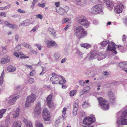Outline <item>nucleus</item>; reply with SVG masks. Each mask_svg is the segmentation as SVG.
Returning a JSON list of instances; mask_svg holds the SVG:
<instances>
[{"label": "nucleus", "mask_w": 127, "mask_h": 127, "mask_svg": "<svg viewBox=\"0 0 127 127\" xmlns=\"http://www.w3.org/2000/svg\"><path fill=\"white\" fill-rule=\"evenodd\" d=\"M72 22L71 19L68 18H66L63 19L62 20V23L63 24H64L67 23L69 24H71Z\"/></svg>", "instance_id": "nucleus-30"}, {"label": "nucleus", "mask_w": 127, "mask_h": 127, "mask_svg": "<svg viewBox=\"0 0 127 127\" xmlns=\"http://www.w3.org/2000/svg\"><path fill=\"white\" fill-rule=\"evenodd\" d=\"M6 110V109H2L0 110V118H2Z\"/></svg>", "instance_id": "nucleus-38"}, {"label": "nucleus", "mask_w": 127, "mask_h": 127, "mask_svg": "<svg viewBox=\"0 0 127 127\" xmlns=\"http://www.w3.org/2000/svg\"><path fill=\"white\" fill-rule=\"evenodd\" d=\"M11 5L10 4H9L7 6H5L4 8V9H9L11 7Z\"/></svg>", "instance_id": "nucleus-60"}, {"label": "nucleus", "mask_w": 127, "mask_h": 127, "mask_svg": "<svg viewBox=\"0 0 127 127\" xmlns=\"http://www.w3.org/2000/svg\"><path fill=\"white\" fill-rule=\"evenodd\" d=\"M104 8L103 6L100 4L95 5L92 7L91 12L93 14H103Z\"/></svg>", "instance_id": "nucleus-2"}, {"label": "nucleus", "mask_w": 127, "mask_h": 127, "mask_svg": "<svg viewBox=\"0 0 127 127\" xmlns=\"http://www.w3.org/2000/svg\"><path fill=\"white\" fill-rule=\"evenodd\" d=\"M48 31L50 32L54 36L56 35L55 32L53 29L51 28H49L48 29Z\"/></svg>", "instance_id": "nucleus-39"}, {"label": "nucleus", "mask_w": 127, "mask_h": 127, "mask_svg": "<svg viewBox=\"0 0 127 127\" xmlns=\"http://www.w3.org/2000/svg\"><path fill=\"white\" fill-rule=\"evenodd\" d=\"M36 99L35 95L33 94H32L27 98L26 101L25 106L28 107L31 105V104L33 103Z\"/></svg>", "instance_id": "nucleus-6"}, {"label": "nucleus", "mask_w": 127, "mask_h": 127, "mask_svg": "<svg viewBox=\"0 0 127 127\" xmlns=\"http://www.w3.org/2000/svg\"><path fill=\"white\" fill-rule=\"evenodd\" d=\"M21 49V45L19 44L16 47L15 49L16 51H18Z\"/></svg>", "instance_id": "nucleus-48"}, {"label": "nucleus", "mask_w": 127, "mask_h": 127, "mask_svg": "<svg viewBox=\"0 0 127 127\" xmlns=\"http://www.w3.org/2000/svg\"><path fill=\"white\" fill-rule=\"evenodd\" d=\"M35 73V71L34 70H32L30 73V75L31 76H33Z\"/></svg>", "instance_id": "nucleus-50"}, {"label": "nucleus", "mask_w": 127, "mask_h": 127, "mask_svg": "<svg viewBox=\"0 0 127 127\" xmlns=\"http://www.w3.org/2000/svg\"><path fill=\"white\" fill-rule=\"evenodd\" d=\"M124 21L125 22V25L127 27V18L124 19Z\"/></svg>", "instance_id": "nucleus-63"}, {"label": "nucleus", "mask_w": 127, "mask_h": 127, "mask_svg": "<svg viewBox=\"0 0 127 127\" xmlns=\"http://www.w3.org/2000/svg\"><path fill=\"white\" fill-rule=\"evenodd\" d=\"M66 60H67L66 58H65L64 59H63L61 61V62L62 63H64L66 61Z\"/></svg>", "instance_id": "nucleus-58"}, {"label": "nucleus", "mask_w": 127, "mask_h": 127, "mask_svg": "<svg viewBox=\"0 0 127 127\" xmlns=\"http://www.w3.org/2000/svg\"><path fill=\"white\" fill-rule=\"evenodd\" d=\"M127 37L126 35H123L122 38V41L124 42H126V39L127 38Z\"/></svg>", "instance_id": "nucleus-51"}, {"label": "nucleus", "mask_w": 127, "mask_h": 127, "mask_svg": "<svg viewBox=\"0 0 127 127\" xmlns=\"http://www.w3.org/2000/svg\"><path fill=\"white\" fill-rule=\"evenodd\" d=\"M61 55L59 54L55 53L54 55V59L57 61H59L60 59Z\"/></svg>", "instance_id": "nucleus-33"}, {"label": "nucleus", "mask_w": 127, "mask_h": 127, "mask_svg": "<svg viewBox=\"0 0 127 127\" xmlns=\"http://www.w3.org/2000/svg\"><path fill=\"white\" fill-rule=\"evenodd\" d=\"M9 97H10V99L9 100V103L10 105H12L14 104L15 103L17 99L19 97L18 96H16L13 98H12V96H10Z\"/></svg>", "instance_id": "nucleus-19"}, {"label": "nucleus", "mask_w": 127, "mask_h": 127, "mask_svg": "<svg viewBox=\"0 0 127 127\" xmlns=\"http://www.w3.org/2000/svg\"><path fill=\"white\" fill-rule=\"evenodd\" d=\"M64 54L65 55L67 56L68 54V52L67 50H65L64 51Z\"/></svg>", "instance_id": "nucleus-64"}, {"label": "nucleus", "mask_w": 127, "mask_h": 127, "mask_svg": "<svg viewBox=\"0 0 127 127\" xmlns=\"http://www.w3.org/2000/svg\"><path fill=\"white\" fill-rule=\"evenodd\" d=\"M97 57L98 54L95 53V52L93 51L91 52L89 59H95L97 58Z\"/></svg>", "instance_id": "nucleus-29"}, {"label": "nucleus", "mask_w": 127, "mask_h": 127, "mask_svg": "<svg viewBox=\"0 0 127 127\" xmlns=\"http://www.w3.org/2000/svg\"><path fill=\"white\" fill-rule=\"evenodd\" d=\"M80 84L82 86H84L85 85V82L84 80H80L79 81Z\"/></svg>", "instance_id": "nucleus-46"}, {"label": "nucleus", "mask_w": 127, "mask_h": 127, "mask_svg": "<svg viewBox=\"0 0 127 127\" xmlns=\"http://www.w3.org/2000/svg\"><path fill=\"white\" fill-rule=\"evenodd\" d=\"M36 45L37 47V48L38 49L40 50L41 49V45L39 44H36Z\"/></svg>", "instance_id": "nucleus-56"}, {"label": "nucleus", "mask_w": 127, "mask_h": 127, "mask_svg": "<svg viewBox=\"0 0 127 127\" xmlns=\"http://www.w3.org/2000/svg\"><path fill=\"white\" fill-rule=\"evenodd\" d=\"M57 12L59 14L61 15H63L64 13V10L63 8H60L59 9L57 10Z\"/></svg>", "instance_id": "nucleus-34"}, {"label": "nucleus", "mask_w": 127, "mask_h": 127, "mask_svg": "<svg viewBox=\"0 0 127 127\" xmlns=\"http://www.w3.org/2000/svg\"><path fill=\"white\" fill-rule=\"evenodd\" d=\"M41 107L40 103L39 102L36 104V106L35 107L33 112L35 116L37 117L41 113Z\"/></svg>", "instance_id": "nucleus-11"}, {"label": "nucleus", "mask_w": 127, "mask_h": 127, "mask_svg": "<svg viewBox=\"0 0 127 127\" xmlns=\"http://www.w3.org/2000/svg\"><path fill=\"white\" fill-rule=\"evenodd\" d=\"M44 42L47 45V48H51L53 47L57 48L58 47V44L54 41L45 39L44 40Z\"/></svg>", "instance_id": "nucleus-8"}, {"label": "nucleus", "mask_w": 127, "mask_h": 127, "mask_svg": "<svg viewBox=\"0 0 127 127\" xmlns=\"http://www.w3.org/2000/svg\"><path fill=\"white\" fill-rule=\"evenodd\" d=\"M127 65V62L124 61L120 63L119 64V66L122 68L123 70L124 69L125 66Z\"/></svg>", "instance_id": "nucleus-25"}, {"label": "nucleus", "mask_w": 127, "mask_h": 127, "mask_svg": "<svg viewBox=\"0 0 127 127\" xmlns=\"http://www.w3.org/2000/svg\"><path fill=\"white\" fill-rule=\"evenodd\" d=\"M36 127H43L42 124L38 122H36Z\"/></svg>", "instance_id": "nucleus-43"}, {"label": "nucleus", "mask_w": 127, "mask_h": 127, "mask_svg": "<svg viewBox=\"0 0 127 127\" xmlns=\"http://www.w3.org/2000/svg\"><path fill=\"white\" fill-rule=\"evenodd\" d=\"M108 45V46L107 49V51H111L115 54L117 53V52L116 49L117 47V48H119V46L117 45H116L113 42L109 43Z\"/></svg>", "instance_id": "nucleus-7"}, {"label": "nucleus", "mask_w": 127, "mask_h": 127, "mask_svg": "<svg viewBox=\"0 0 127 127\" xmlns=\"http://www.w3.org/2000/svg\"><path fill=\"white\" fill-rule=\"evenodd\" d=\"M125 110L122 112H119L118 113L117 115V123L118 125V127H123L122 125H124L126 124H123L121 123L123 116L127 115V105L124 108Z\"/></svg>", "instance_id": "nucleus-3"}, {"label": "nucleus", "mask_w": 127, "mask_h": 127, "mask_svg": "<svg viewBox=\"0 0 127 127\" xmlns=\"http://www.w3.org/2000/svg\"><path fill=\"white\" fill-rule=\"evenodd\" d=\"M16 69V68L14 66L10 65L7 68V70L9 72H14L15 71Z\"/></svg>", "instance_id": "nucleus-26"}, {"label": "nucleus", "mask_w": 127, "mask_h": 127, "mask_svg": "<svg viewBox=\"0 0 127 127\" xmlns=\"http://www.w3.org/2000/svg\"><path fill=\"white\" fill-rule=\"evenodd\" d=\"M4 24L8 27L11 28L13 29H16L17 28V25L15 24H11L8 21H6L5 22Z\"/></svg>", "instance_id": "nucleus-21"}, {"label": "nucleus", "mask_w": 127, "mask_h": 127, "mask_svg": "<svg viewBox=\"0 0 127 127\" xmlns=\"http://www.w3.org/2000/svg\"><path fill=\"white\" fill-rule=\"evenodd\" d=\"M81 46L83 47L88 49L91 47V45L89 44L85 43L80 44Z\"/></svg>", "instance_id": "nucleus-36"}, {"label": "nucleus", "mask_w": 127, "mask_h": 127, "mask_svg": "<svg viewBox=\"0 0 127 127\" xmlns=\"http://www.w3.org/2000/svg\"><path fill=\"white\" fill-rule=\"evenodd\" d=\"M75 34L79 38H83L87 35V33L84 28L81 26H79L74 29Z\"/></svg>", "instance_id": "nucleus-1"}, {"label": "nucleus", "mask_w": 127, "mask_h": 127, "mask_svg": "<svg viewBox=\"0 0 127 127\" xmlns=\"http://www.w3.org/2000/svg\"><path fill=\"white\" fill-rule=\"evenodd\" d=\"M10 60V57L6 55L5 56V57L2 58L1 59L0 63L1 64H5L9 62Z\"/></svg>", "instance_id": "nucleus-17"}, {"label": "nucleus", "mask_w": 127, "mask_h": 127, "mask_svg": "<svg viewBox=\"0 0 127 127\" xmlns=\"http://www.w3.org/2000/svg\"><path fill=\"white\" fill-rule=\"evenodd\" d=\"M70 27V25H67L63 29V30L64 31H65L67 29Z\"/></svg>", "instance_id": "nucleus-59"}, {"label": "nucleus", "mask_w": 127, "mask_h": 127, "mask_svg": "<svg viewBox=\"0 0 127 127\" xmlns=\"http://www.w3.org/2000/svg\"><path fill=\"white\" fill-rule=\"evenodd\" d=\"M0 16L4 17H6L5 13L3 12H0Z\"/></svg>", "instance_id": "nucleus-54"}, {"label": "nucleus", "mask_w": 127, "mask_h": 127, "mask_svg": "<svg viewBox=\"0 0 127 127\" xmlns=\"http://www.w3.org/2000/svg\"><path fill=\"white\" fill-rule=\"evenodd\" d=\"M76 19L78 23L82 25L85 26L86 27H88L90 25V23L87 21L86 18L82 15L78 16Z\"/></svg>", "instance_id": "nucleus-5"}, {"label": "nucleus", "mask_w": 127, "mask_h": 127, "mask_svg": "<svg viewBox=\"0 0 127 127\" xmlns=\"http://www.w3.org/2000/svg\"><path fill=\"white\" fill-rule=\"evenodd\" d=\"M77 91L76 90H74L71 91L69 92V95L71 96H74L75 94Z\"/></svg>", "instance_id": "nucleus-40"}, {"label": "nucleus", "mask_w": 127, "mask_h": 127, "mask_svg": "<svg viewBox=\"0 0 127 127\" xmlns=\"http://www.w3.org/2000/svg\"><path fill=\"white\" fill-rule=\"evenodd\" d=\"M28 82L30 83L31 84L32 83L34 82V79L32 78H30L28 80Z\"/></svg>", "instance_id": "nucleus-52"}, {"label": "nucleus", "mask_w": 127, "mask_h": 127, "mask_svg": "<svg viewBox=\"0 0 127 127\" xmlns=\"http://www.w3.org/2000/svg\"><path fill=\"white\" fill-rule=\"evenodd\" d=\"M90 89V88L89 86H87L85 87L82 91L80 92V94L82 95V94H84L87 92H88Z\"/></svg>", "instance_id": "nucleus-31"}, {"label": "nucleus", "mask_w": 127, "mask_h": 127, "mask_svg": "<svg viewBox=\"0 0 127 127\" xmlns=\"http://www.w3.org/2000/svg\"><path fill=\"white\" fill-rule=\"evenodd\" d=\"M66 108H64L63 109L62 112V119L63 120L65 119V115L66 113Z\"/></svg>", "instance_id": "nucleus-35"}, {"label": "nucleus", "mask_w": 127, "mask_h": 127, "mask_svg": "<svg viewBox=\"0 0 127 127\" xmlns=\"http://www.w3.org/2000/svg\"><path fill=\"white\" fill-rule=\"evenodd\" d=\"M22 45L24 46L27 48L30 49L31 48V47L29 45L26 43H23Z\"/></svg>", "instance_id": "nucleus-45"}, {"label": "nucleus", "mask_w": 127, "mask_h": 127, "mask_svg": "<svg viewBox=\"0 0 127 127\" xmlns=\"http://www.w3.org/2000/svg\"><path fill=\"white\" fill-rule=\"evenodd\" d=\"M105 2L106 3L107 7L110 8V9H112L113 6V4L111 1L109 0H106V1H105Z\"/></svg>", "instance_id": "nucleus-23"}, {"label": "nucleus", "mask_w": 127, "mask_h": 127, "mask_svg": "<svg viewBox=\"0 0 127 127\" xmlns=\"http://www.w3.org/2000/svg\"><path fill=\"white\" fill-rule=\"evenodd\" d=\"M108 94L109 97L110 102L112 104H114L116 102V98L113 93L110 91L108 92Z\"/></svg>", "instance_id": "nucleus-15"}, {"label": "nucleus", "mask_w": 127, "mask_h": 127, "mask_svg": "<svg viewBox=\"0 0 127 127\" xmlns=\"http://www.w3.org/2000/svg\"><path fill=\"white\" fill-rule=\"evenodd\" d=\"M23 121L25 124L26 127H33L31 122L28 121L27 119H24Z\"/></svg>", "instance_id": "nucleus-22"}, {"label": "nucleus", "mask_w": 127, "mask_h": 127, "mask_svg": "<svg viewBox=\"0 0 127 127\" xmlns=\"http://www.w3.org/2000/svg\"><path fill=\"white\" fill-rule=\"evenodd\" d=\"M38 5L40 7H41L42 8H44L45 6V3H44L43 4L39 3L38 4Z\"/></svg>", "instance_id": "nucleus-55"}, {"label": "nucleus", "mask_w": 127, "mask_h": 127, "mask_svg": "<svg viewBox=\"0 0 127 127\" xmlns=\"http://www.w3.org/2000/svg\"><path fill=\"white\" fill-rule=\"evenodd\" d=\"M13 54L16 57H17V58H18L19 57V55L18 54V53H17L16 52H15L14 54Z\"/></svg>", "instance_id": "nucleus-61"}, {"label": "nucleus", "mask_w": 127, "mask_h": 127, "mask_svg": "<svg viewBox=\"0 0 127 127\" xmlns=\"http://www.w3.org/2000/svg\"><path fill=\"white\" fill-rule=\"evenodd\" d=\"M90 106L88 102H86V101L84 102L82 105V106L84 108H86Z\"/></svg>", "instance_id": "nucleus-37"}, {"label": "nucleus", "mask_w": 127, "mask_h": 127, "mask_svg": "<svg viewBox=\"0 0 127 127\" xmlns=\"http://www.w3.org/2000/svg\"><path fill=\"white\" fill-rule=\"evenodd\" d=\"M4 70H3L0 77V86H1L3 85L4 81Z\"/></svg>", "instance_id": "nucleus-27"}, {"label": "nucleus", "mask_w": 127, "mask_h": 127, "mask_svg": "<svg viewBox=\"0 0 127 127\" xmlns=\"http://www.w3.org/2000/svg\"><path fill=\"white\" fill-rule=\"evenodd\" d=\"M35 17L41 20L43 18V16L41 14L36 15H35Z\"/></svg>", "instance_id": "nucleus-47"}, {"label": "nucleus", "mask_w": 127, "mask_h": 127, "mask_svg": "<svg viewBox=\"0 0 127 127\" xmlns=\"http://www.w3.org/2000/svg\"><path fill=\"white\" fill-rule=\"evenodd\" d=\"M79 102V101L78 99L75 100L74 102L73 111V113L74 116H76L77 114V111L78 109Z\"/></svg>", "instance_id": "nucleus-14"}, {"label": "nucleus", "mask_w": 127, "mask_h": 127, "mask_svg": "<svg viewBox=\"0 0 127 127\" xmlns=\"http://www.w3.org/2000/svg\"><path fill=\"white\" fill-rule=\"evenodd\" d=\"M34 23V21L26 20L20 23L19 25L20 26L24 25L28 26L30 24H33Z\"/></svg>", "instance_id": "nucleus-18"}, {"label": "nucleus", "mask_w": 127, "mask_h": 127, "mask_svg": "<svg viewBox=\"0 0 127 127\" xmlns=\"http://www.w3.org/2000/svg\"><path fill=\"white\" fill-rule=\"evenodd\" d=\"M109 43L107 41H103L100 43V44L102 46L105 47Z\"/></svg>", "instance_id": "nucleus-42"}, {"label": "nucleus", "mask_w": 127, "mask_h": 127, "mask_svg": "<svg viewBox=\"0 0 127 127\" xmlns=\"http://www.w3.org/2000/svg\"><path fill=\"white\" fill-rule=\"evenodd\" d=\"M124 7V6L122 3H120L114 8V11L117 14L121 13L122 12Z\"/></svg>", "instance_id": "nucleus-13"}, {"label": "nucleus", "mask_w": 127, "mask_h": 127, "mask_svg": "<svg viewBox=\"0 0 127 127\" xmlns=\"http://www.w3.org/2000/svg\"><path fill=\"white\" fill-rule=\"evenodd\" d=\"M38 28V26H36L34 27L31 30V31L32 32H34L36 31Z\"/></svg>", "instance_id": "nucleus-49"}, {"label": "nucleus", "mask_w": 127, "mask_h": 127, "mask_svg": "<svg viewBox=\"0 0 127 127\" xmlns=\"http://www.w3.org/2000/svg\"><path fill=\"white\" fill-rule=\"evenodd\" d=\"M105 55H98L97 57V59L98 60H100L105 58L106 57Z\"/></svg>", "instance_id": "nucleus-41"}, {"label": "nucleus", "mask_w": 127, "mask_h": 127, "mask_svg": "<svg viewBox=\"0 0 127 127\" xmlns=\"http://www.w3.org/2000/svg\"><path fill=\"white\" fill-rule=\"evenodd\" d=\"M76 53L79 56H81L82 55V52L78 49H77L76 50Z\"/></svg>", "instance_id": "nucleus-44"}, {"label": "nucleus", "mask_w": 127, "mask_h": 127, "mask_svg": "<svg viewBox=\"0 0 127 127\" xmlns=\"http://www.w3.org/2000/svg\"><path fill=\"white\" fill-rule=\"evenodd\" d=\"M58 77L56 76H53L51 78V81L52 82L53 84H57L58 83L60 84H62V83L61 82V81L59 80Z\"/></svg>", "instance_id": "nucleus-16"}, {"label": "nucleus", "mask_w": 127, "mask_h": 127, "mask_svg": "<svg viewBox=\"0 0 127 127\" xmlns=\"http://www.w3.org/2000/svg\"><path fill=\"white\" fill-rule=\"evenodd\" d=\"M59 77H61L64 83H65L66 82V81L65 79L62 76H59Z\"/></svg>", "instance_id": "nucleus-62"}, {"label": "nucleus", "mask_w": 127, "mask_h": 127, "mask_svg": "<svg viewBox=\"0 0 127 127\" xmlns=\"http://www.w3.org/2000/svg\"><path fill=\"white\" fill-rule=\"evenodd\" d=\"M43 113V117L44 120L46 121H49L50 119V114L47 108H45L44 109Z\"/></svg>", "instance_id": "nucleus-10"}, {"label": "nucleus", "mask_w": 127, "mask_h": 127, "mask_svg": "<svg viewBox=\"0 0 127 127\" xmlns=\"http://www.w3.org/2000/svg\"><path fill=\"white\" fill-rule=\"evenodd\" d=\"M10 97H9L7 98L3 103V105L6 106H8L9 105H10L9 103V99H10Z\"/></svg>", "instance_id": "nucleus-32"}, {"label": "nucleus", "mask_w": 127, "mask_h": 127, "mask_svg": "<svg viewBox=\"0 0 127 127\" xmlns=\"http://www.w3.org/2000/svg\"><path fill=\"white\" fill-rule=\"evenodd\" d=\"M99 105L101 109L104 110H106L109 108V106L108 102L105 100L103 98H98Z\"/></svg>", "instance_id": "nucleus-4"}, {"label": "nucleus", "mask_w": 127, "mask_h": 127, "mask_svg": "<svg viewBox=\"0 0 127 127\" xmlns=\"http://www.w3.org/2000/svg\"><path fill=\"white\" fill-rule=\"evenodd\" d=\"M21 123L20 121H15L14 122L12 127H21Z\"/></svg>", "instance_id": "nucleus-24"}, {"label": "nucleus", "mask_w": 127, "mask_h": 127, "mask_svg": "<svg viewBox=\"0 0 127 127\" xmlns=\"http://www.w3.org/2000/svg\"><path fill=\"white\" fill-rule=\"evenodd\" d=\"M36 3L33 1L31 7V8L32 9H34V6Z\"/></svg>", "instance_id": "nucleus-57"}, {"label": "nucleus", "mask_w": 127, "mask_h": 127, "mask_svg": "<svg viewBox=\"0 0 127 127\" xmlns=\"http://www.w3.org/2000/svg\"><path fill=\"white\" fill-rule=\"evenodd\" d=\"M77 4L81 6H84L86 5V0H75Z\"/></svg>", "instance_id": "nucleus-20"}, {"label": "nucleus", "mask_w": 127, "mask_h": 127, "mask_svg": "<svg viewBox=\"0 0 127 127\" xmlns=\"http://www.w3.org/2000/svg\"><path fill=\"white\" fill-rule=\"evenodd\" d=\"M20 110L18 108H17L15 111L13 113V116L14 118H16L18 117L19 114Z\"/></svg>", "instance_id": "nucleus-28"}, {"label": "nucleus", "mask_w": 127, "mask_h": 127, "mask_svg": "<svg viewBox=\"0 0 127 127\" xmlns=\"http://www.w3.org/2000/svg\"><path fill=\"white\" fill-rule=\"evenodd\" d=\"M95 120V118L93 116L91 117H85L83 120V123L86 125H88L92 124Z\"/></svg>", "instance_id": "nucleus-9"}, {"label": "nucleus", "mask_w": 127, "mask_h": 127, "mask_svg": "<svg viewBox=\"0 0 127 127\" xmlns=\"http://www.w3.org/2000/svg\"><path fill=\"white\" fill-rule=\"evenodd\" d=\"M17 11L19 12L22 14H24L25 13V11L22 10L21 9H18L17 10Z\"/></svg>", "instance_id": "nucleus-53"}, {"label": "nucleus", "mask_w": 127, "mask_h": 127, "mask_svg": "<svg viewBox=\"0 0 127 127\" xmlns=\"http://www.w3.org/2000/svg\"><path fill=\"white\" fill-rule=\"evenodd\" d=\"M52 95H49L47 98V102L49 106L51 108H54L56 106V104L52 102Z\"/></svg>", "instance_id": "nucleus-12"}]
</instances>
